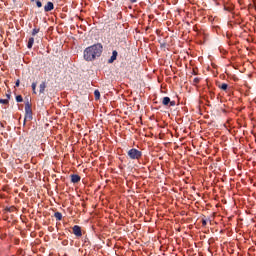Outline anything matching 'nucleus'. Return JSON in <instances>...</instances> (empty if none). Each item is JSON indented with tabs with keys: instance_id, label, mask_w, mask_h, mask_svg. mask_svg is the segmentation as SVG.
<instances>
[{
	"instance_id": "f3484780",
	"label": "nucleus",
	"mask_w": 256,
	"mask_h": 256,
	"mask_svg": "<svg viewBox=\"0 0 256 256\" xmlns=\"http://www.w3.org/2000/svg\"><path fill=\"white\" fill-rule=\"evenodd\" d=\"M37 33H39V28H34V29L32 30V35H33V37H35V35H37Z\"/></svg>"
},
{
	"instance_id": "f03ea898",
	"label": "nucleus",
	"mask_w": 256,
	"mask_h": 256,
	"mask_svg": "<svg viewBox=\"0 0 256 256\" xmlns=\"http://www.w3.org/2000/svg\"><path fill=\"white\" fill-rule=\"evenodd\" d=\"M33 119V110L31 109V104L26 103L25 104V117H24V123L26 121H31Z\"/></svg>"
},
{
	"instance_id": "20e7f679",
	"label": "nucleus",
	"mask_w": 256,
	"mask_h": 256,
	"mask_svg": "<svg viewBox=\"0 0 256 256\" xmlns=\"http://www.w3.org/2000/svg\"><path fill=\"white\" fill-rule=\"evenodd\" d=\"M72 231L76 237H83V232L81 230V226H79V225L73 226Z\"/></svg>"
},
{
	"instance_id": "7ed1b4c3",
	"label": "nucleus",
	"mask_w": 256,
	"mask_h": 256,
	"mask_svg": "<svg viewBox=\"0 0 256 256\" xmlns=\"http://www.w3.org/2000/svg\"><path fill=\"white\" fill-rule=\"evenodd\" d=\"M128 157L133 160H139L141 157H143V153L135 148H132L128 151Z\"/></svg>"
},
{
	"instance_id": "aec40b11",
	"label": "nucleus",
	"mask_w": 256,
	"mask_h": 256,
	"mask_svg": "<svg viewBox=\"0 0 256 256\" xmlns=\"http://www.w3.org/2000/svg\"><path fill=\"white\" fill-rule=\"evenodd\" d=\"M19 85H21V81L18 79V80H16V82H15V87H19Z\"/></svg>"
},
{
	"instance_id": "412c9836",
	"label": "nucleus",
	"mask_w": 256,
	"mask_h": 256,
	"mask_svg": "<svg viewBox=\"0 0 256 256\" xmlns=\"http://www.w3.org/2000/svg\"><path fill=\"white\" fill-rule=\"evenodd\" d=\"M202 225L205 227V225H207V220H202Z\"/></svg>"
},
{
	"instance_id": "6e6552de",
	"label": "nucleus",
	"mask_w": 256,
	"mask_h": 256,
	"mask_svg": "<svg viewBox=\"0 0 256 256\" xmlns=\"http://www.w3.org/2000/svg\"><path fill=\"white\" fill-rule=\"evenodd\" d=\"M79 181H81V176H79L77 174H72L71 175V182L72 183H79Z\"/></svg>"
},
{
	"instance_id": "9d476101",
	"label": "nucleus",
	"mask_w": 256,
	"mask_h": 256,
	"mask_svg": "<svg viewBox=\"0 0 256 256\" xmlns=\"http://www.w3.org/2000/svg\"><path fill=\"white\" fill-rule=\"evenodd\" d=\"M33 43H35V38H33V37L29 38L28 39V44H27L28 49L33 48Z\"/></svg>"
},
{
	"instance_id": "39448f33",
	"label": "nucleus",
	"mask_w": 256,
	"mask_h": 256,
	"mask_svg": "<svg viewBox=\"0 0 256 256\" xmlns=\"http://www.w3.org/2000/svg\"><path fill=\"white\" fill-rule=\"evenodd\" d=\"M162 104L165 106L170 104V107H175V101H171V98H169L167 96L163 98Z\"/></svg>"
},
{
	"instance_id": "1a4fd4ad",
	"label": "nucleus",
	"mask_w": 256,
	"mask_h": 256,
	"mask_svg": "<svg viewBox=\"0 0 256 256\" xmlns=\"http://www.w3.org/2000/svg\"><path fill=\"white\" fill-rule=\"evenodd\" d=\"M117 55H118L117 50H114L112 52L111 58L108 60V63H113L114 61H116L117 60Z\"/></svg>"
},
{
	"instance_id": "423d86ee",
	"label": "nucleus",
	"mask_w": 256,
	"mask_h": 256,
	"mask_svg": "<svg viewBox=\"0 0 256 256\" xmlns=\"http://www.w3.org/2000/svg\"><path fill=\"white\" fill-rule=\"evenodd\" d=\"M55 9V5H53V2H47V4L44 6V11L46 13H49V11H53Z\"/></svg>"
},
{
	"instance_id": "4be33fe9",
	"label": "nucleus",
	"mask_w": 256,
	"mask_h": 256,
	"mask_svg": "<svg viewBox=\"0 0 256 256\" xmlns=\"http://www.w3.org/2000/svg\"><path fill=\"white\" fill-rule=\"evenodd\" d=\"M131 3H137V0H130Z\"/></svg>"
},
{
	"instance_id": "9b49d317",
	"label": "nucleus",
	"mask_w": 256,
	"mask_h": 256,
	"mask_svg": "<svg viewBox=\"0 0 256 256\" xmlns=\"http://www.w3.org/2000/svg\"><path fill=\"white\" fill-rule=\"evenodd\" d=\"M54 217L56 221H61V219H63V214H61V212H55Z\"/></svg>"
},
{
	"instance_id": "dca6fc26",
	"label": "nucleus",
	"mask_w": 256,
	"mask_h": 256,
	"mask_svg": "<svg viewBox=\"0 0 256 256\" xmlns=\"http://www.w3.org/2000/svg\"><path fill=\"white\" fill-rule=\"evenodd\" d=\"M36 89H37V83L33 82V83H32V90H33V93H34V94H37Z\"/></svg>"
},
{
	"instance_id": "ddd939ff",
	"label": "nucleus",
	"mask_w": 256,
	"mask_h": 256,
	"mask_svg": "<svg viewBox=\"0 0 256 256\" xmlns=\"http://www.w3.org/2000/svg\"><path fill=\"white\" fill-rule=\"evenodd\" d=\"M46 88H47V85L45 84V82H42L40 84V93H45Z\"/></svg>"
},
{
	"instance_id": "6ab92c4d",
	"label": "nucleus",
	"mask_w": 256,
	"mask_h": 256,
	"mask_svg": "<svg viewBox=\"0 0 256 256\" xmlns=\"http://www.w3.org/2000/svg\"><path fill=\"white\" fill-rule=\"evenodd\" d=\"M36 6H37L38 8H41V7H43V3H41V1H37V2H36Z\"/></svg>"
},
{
	"instance_id": "2eb2a0df",
	"label": "nucleus",
	"mask_w": 256,
	"mask_h": 256,
	"mask_svg": "<svg viewBox=\"0 0 256 256\" xmlns=\"http://www.w3.org/2000/svg\"><path fill=\"white\" fill-rule=\"evenodd\" d=\"M16 101H17V103H23V96L17 95L16 96Z\"/></svg>"
},
{
	"instance_id": "0eeeda50",
	"label": "nucleus",
	"mask_w": 256,
	"mask_h": 256,
	"mask_svg": "<svg viewBox=\"0 0 256 256\" xmlns=\"http://www.w3.org/2000/svg\"><path fill=\"white\" fill-rule=\"evenodd\" d=\"M10 99H11V94H6V99H0L1 105H9Z\"/></svg>"
},
{
	"instance_id": "f8f14e48",
	"label": "nucleus",
	"mask_w": 256,
	"mask_h": 256,
	"mask_svg": "<svg viewBox=\"0 0 256 256\" xmlns=\"http://www.w3.org/2000/svg\"><path fill=\"white\" fill-rule=\"evenodd\" d=\"M94 97H95L96 101H99V99H101V92H99V90H95Z\"/></svg>"
},
{
	"instance_id": "4468645a",
	"label": "nucleus",
	"mask_w": 256,
	"mask_h": 256,
	"mask_svg": "<svg viewBox=\"0 0 256 256\" xmlns=\"http://www.w3.org/2000/svg\"><path fill=\"white\" fill-rule=\"evenodd\" d=\"M229 85H227L226 83H222L221 85H219V89H222V91H227Z\"/></svg>"
},
{
	"instance_id": "f257e3e1",
	"label": "nucleus",
	"mask_w": 256,
	"mask_h": 256,
	"mask_svg": "<svg viewBox=\"0 0 256 256\" xmlns=\"http://www.w3.org/2000/svg\"><path fill=\"white\" fill-rule=\"evenodd\" d=\"M101 53H103V46L99 43L94 44L84 50V59L85 61H95L97 57H101Z\"/></svg>"
},
{
	"instance_id": "a211bd4d",
	"label": "nucleus",
	"mask_w": 256,
	"mask_h": 256,
	"mask_svg": "<svg viewBox=\"0 0 256 256\" xmlns=\"http://www.w3.org/2000/svg\"><path fill=\"white\" fill-rule=\"evenodd\" d=\"M200 81H201V78L196 77V78H194L193 83H194L195 85H197V84H199Z\"/></svg>"
}]
</instances>
